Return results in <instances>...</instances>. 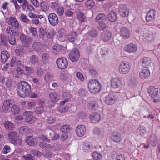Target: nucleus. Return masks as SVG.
I'll list each match as a JSON object with an SVG mask.
<instances>
[{"label":"nucleus","mask_w":160,"mask_h":160,"mask_svg":"<svg viewBox=\"0 0 160 160\" xmlns=\"http://www.w3.org/2000/svg\"><path fill=\"white\" fill-rule=\"evenodd\" d=\"M143 32L141 33V36L143 39H146L149 41H151L155 38V34L148 30L144 29Z\"/></svg>","instance_id":"6"},{"label":"nucleus","mask_w":160,"mask_h":160,"mask_svg":"<svg viewBox=\"0 0 160 160\" xmlns=\"http://www.w3.org/2000/svg\"><path fill=\"white\" fill-rule=\"evenodd\" d=\"M55 34V31L53 29H51L47 33L48 38H53Z\"/></svg>","instance_id":"61"},{"label":"nucleus","mask_w":160,"mask_h":160,"mask_svg":"<svg viewBox=\"0 0 160 160\" xmlns=\"http://www.w3.org/2000/svg\"><path fill=\"white\" fill-rule=\"evenodd\" d=\"M60 95L59 93L53 92L49 95V97L52 101L53 102L58 101L59 99Z\"/></svg>","instance_id":"26"},{"label":"nucleus","mask_w":160,"mask_h":160,"mask_svg":"<svg viewBox=\"0 0 160 160\" xmlns=\"http://www.w3.org/2000/svg\"><path fill=\"white\" fill-rule=\"evenodd\" d=\"M18 68V75H19V78H22L23 75H25L24 71L20 67Z\"/></svg>","instance_id":"62"},{"label":"nucleus","mask_w":160,"mask_h":160,"mask_svg":"<svg viewBox=\"0 0 160 160\" xmlns=\"http://www.w3.org/2000/svg\"><path fill=\"white\" fill-rule=\"evenodd\" d=\"M60 130L63 132L68 133L69 132L70 128L69 125H64L61 127Z\"/></svg>","instance_id":"49"},{"label":"nucleus","mask_w":160,"mask_h":160,"mask_svg":"<svg viewBox=\"0 0 160 160\" xmlns=\"http://www.w3.org/2000/svg\"><path fill=\"white\" fill-rule=\"evenodd\" d=\"M44 80L46 82L50 83L53 80L52 74L50 72L47 73L44 76Z\"/></svg>","instance_id":"39"},{"label":"nucleus","mask_w":160,"mask_h":160,"mask_svg":"<svg viewBox=\"0 0 160 160\" xmlns=\"http://www.w3.org/2000/svg\"><path fill=\"white\" fill-rule=\"evenodd\" d=\"M22 158L25 160H34V157L30 154H26L23 155Z\"/></svg>","instance_id":"59"},{"label":"nucleus","mask_w":160,"mask_h":160,"mask_svg":"<svg viewBox=\"0 0 160 160\" xmlns=\"http://www.w3.org/2000/svg\"><path fill=\"white\" fill-rule=\"evenodd\" d=\"M6 32L8 37L11 36H15L17 32V30L12 27H8L6 29Z\"/></svg>","instance_id":"27"},{"label":"nucleus","mask_w":160,"mask_h":160,"mask_svg":"<svg viewBox=\"0 0 160 160\" xmlns=\"http://www.w3.org/2000/svg\"><path fill=\"white\" fill-rule=\"evenodd\" d=\"M86 6L88 8H93L95 5V2L92 0H88L85 2Z\"/></svg>","instance_id":"50"},{"label":"nucleus","mask_w":160,"mask_h":160,"mask_svg":"<svg viewBox=\"0 0 160 160\" xmlns=\"http://www.w3.org/2000/svg\"><path fill=\"white\" fill-rule=\"evenodd\" d=\"M87 91L83 89H80L79 90L78 93L79 95L81 97H84L86 95Z\"/></svg>","instance_id":"64"},{"label":"nucleus","mask_w":160,"mask_h":160,"mask_svg":"<svg viewBox=\"0 0 160 160\" xmlns=\"http://www.w3.org/2000/svg\"><path fill=\"white\" fill-rule=\"evenodd\" d=\"M48 20L50 24L52 26H56L58 23V19L57 15L54 13H51L48 17Z\"/></svg>","instance_id":"10"},{"label":"nucleus","mask_w":160,"mask_h":160,"mask_svg":"<svg viewBox=\"0 0 160 160\" xmlns=\"http://www.w3.org/2000/svg\"><path fill=\"white\" fill-rule=\"evenodd\" d=\"M121 35L124 38L128 39L130 36V31L129 29L126 27H123L120 30Z\"/></svg>","instance_id":"21"},{"label":"nucleus","mask_w":160,"mask_h":160,"mask_svg":"<svg viewBox=\"0 0 160 160\" xmlns=\"http://www.w3.org/2000/svg\"><path fill=\"white\" fill-rule=\"evenodd\" d=\"M12 101L9 100H6L3 103V104L2 107L3 110L7 111L9 110L11 106L12 105Z\"/></svg>","instance_id":"32"},{"label":"nucleus","mask_w":160,"mask_h":160,"mask_svg":"<svg viewBox=\"0 0 160 160\" xmlns=\"http://www.w3.org/2000/svg\"><path fill=\"white\" fill-rule=\"evenodd\" d=\"M42 61L45 63L48 62L49 60V55L47 53H42Z\"/></svg>","instance_id":"51"},{"label":"nucleus","mask_w":160,"mask_h":160,"mask_svg":"<svg viewBox=\"0 0 160 160\" xmlns=\"http://www.w3.org/2000/svg\"><path fill=\"white\" fill-rule=\"evenodd\" d=\"M150 143L153 146L156 145L157 142V136L155 135H152L150 138Z\"/></svg>","instance_id":"46"},{"label":"nucleus","mask_w":160,"mask_h":160,"mask_svg":"<svg viewBox=\"0 0 160 160\" xmlns=\"http://www.w3.org/2000/svg\"><path fill=\"white\" fill-rule=\"evenodd\" d=\"M1 57L2 62H6L9 57L8 52L6 51H3L1 52Z\"/></svg>","instance_id":"42"},{"label":"nucleus","mask_w":160,"mask_h":160,"mask_svg":"<svg viewBox=\"0 0 160 160\" xmlns=\"http://www.w3.org/2000/svg\"><path fill=\"white\" fill-rule=\"evenodd\" d=\"M23 115L26 117V120L28 123L32 124L34 123L36 118L33 116V112L31 111H25L23 112Z\"/></svg>","instance_id":"8"},{"label":"nucleus","mask_w":160,"mask_h":160,"mask_svg":"<svg viewBox=\"0 0 160 160\" xmlns=\"http://www.w3.org/2000/svg\"><path fill=\"white\" fill-rule=\"evenodd\" d=\"M8 38L2 39V41L4 43L6 42L7 41H8L10 44L11 45H13L15 44L16 40L14 38V36H11V37H8Z\"/></svg>","instance_id":"38"},{"label":"nucleus","mask_w":160,"mask_h":160,"mask_svg":"<svg viewBox=\"0 0 160 160\" xmlns=\"http://www.w3.org/2000/svg\"><path fill=\"white\" fill-rule=\"evenodd\" d=\"M12 106L11 107V111L14 114L18 113L20 111L19 107L15 104H12Z\"/></svg>","instance_id":"48"},{"label":"nucleus","mask_w":160,"mask_h":160,"mask_svg":"<svg viewBox=\"0 0 160 160\" xmlns=\"http://www.w3.org/2000/svg\"><path fill=\"white\" fill-rule=\"evenodd\" d=\"M156 14V11L155 9H151L150 10L146 17V21L150 22L153 21L155 19Z\"/></svg>","instance_id":"16"},{"label":"nucleus","mask_w":160,"mask_h":160,"mask_svg":"<svg viewBox=\"0 0 160 160\" xmlns=\"http://www.w3.org/2000/svg\"><path fill=\"white\" fill-rule=\"evenodd\" d=\"M87 106L88 109L91 110H97L99 107L98 104L96 102L93 101L89 102Z\"/></svg>","instance_id":"28"},{"label":"nucleus","mask_w":160,"mask_h":160,"mask_svg":"<svg viewBox=\"0 0 160 160\" xmlns=\"http://www.w3.org/2000/svg\"><path fill=\"white\" fill-rule=\"evenodd\" d=\"M137 83V79L135 77H132L129 81V85L132 86L133 87Z\"/></svg>","instance_id":"58"},{"label":"nucleus","mask_w":160,"mask_h":160,"mask_svg":"<svg viewBox=\"0 0 160 160\" xmlns=\"http://www.w3.org/2000/svg\"><path fill=\"white\" fill-rule=\"evenodd\" d=\"M79 51L76 48H73L69 53V57L71 60L73 62L77 61L79 58Z\"/></svg>","instance_id":"9"},{"label":"nucleus","mask_w":160,"mask_h":160,"mask_svg":"<svg viewBox=\"0 0 160 160\" xmlns=\"http://www.w3.org/2000/svg\"><path fill=\"white\" fill-rule=\"evenodd\" d=\"M8 19V23L9 24L14 26L17 28H19V23L16 18L10 17Z\"/></svg>","instance_id":"29"},{"label":"nucleus","mask_w":160,"mask_h":160,"mask_svg":"<svg viewBox=\"0 0 160 160\" xmlns=\"http://www.w3.org/2000/svg\"><path fill=\"white\" fill-rule=\"evenodd\" d=\"M100 82L95 79H90L88 84V88L91 93L96 94L100 91Z\"/></svg>","instance_id":"2"},{"label":"nucleus","mask_w":160,"mask_h":160,"mask_svg":"<svg viewBox=\"0 0 160 160\" xmlns=\"http://www.w3.org/2000/svg\"><path fill=\"white\" fill-rule=\"evenodd\" d=\"M30 61L33 64H35L39 62V58L35 55H32L30 57Z\"/></svg>","instance_id":"47"},{"label":"nucleus","mask_w":160,"mask_h":160,"mask_svg":"<svg viewBox=\"0 0 160 160\" xmlns=\"http://www.w3.org/2000/svg\"><path fill=\"white\" fill-rule=\"evenodd\" d=\"M23 50V48L22 47H21L15 50V52L17 55L20 56V57H22L24 54Z\"/></svg>","instance_id":"53"},{"label":"nucleus","mask_w":160,"mask_h":160,"mask_svg":"<svg viewBox=\"0 0 160 160\" xmlns=\"http://www.w3.org/2000/svg\"><path fill=\"white\" fill-rule=\"evenodd\" d=\"M31 89V86L28 82L22 81L18 84L17 93L20 97H25L28 95Z\"/></svg>","instance_id":"1"},{"label":"nucleus","mask_w":160,"mask_h":160,"mask_svg":"<svg viewBox=\"0 0 160 160\" xmlns=\"http://www.w3.org/2000/svg\"><path fill=\"white\" fill-rule=\"evenodd\" d=\"M3 124L5 128L7 130H12L14 128L13 123L10 122L8 121H5Z\"/></svg>","instance_id":"44"},{"label":"nucleus","mask_w":160,"mask_h":160,"mask_svg":"<svg viewBox=\"0 0 160 160\" xmlns=\"http://www.w3.org/2000/svg\"><path fill=\"white\" fill-rule=\"evenodd\" d=\"M137 50V46L134 44L131 43L125 46L124 50L126 52L130 53L135 52Z\"/></svg>","instance_id":"17"},{"label":"nucleus","mask_w":160,"mask_h":160,"mask_svg":"<svg viewBox=\"0 0 160 160\" xmlns=\"http://www.w3.org/2000/svg\"><path fill=\"white\" fill-rule=\"evenodd\" d=\"M130 68L131 65L130 63L128 62H123L120 64L118 69L121 73L126 74L129 72Z\"/></svg>","instance_id":"5"},{"label":"nucleus","mask_w":160,"mask_h":160,"mask_svg":"<svg viewBox=\"0 0 160 160\" xmlns=\"http://www.w3.org/2000/svg\"><path fill=\"white\" fill-rule=\"evenodd\" d=\"M98 33L97 31L94 29H93L88 32V33L86 34L85 36L86 37L89 36L88 37V39L91 37L94 38L98 35Z\"/></svg>","instance_id":"41"},{"label":"nucleus","mask_w":160,"mask_h":160,"mask_svg":"<svg viewBox=\"0 0 160 160\" xmlns=\"http://www.w3.org/2000/svg\"><path fill=\"white\" fill-rule=\"evenodd\" d=\"M82 148L85 152H89L93 150V146L91 143L88 142H85L84 143Z\"/></svg>","instance_id":"19"},{"label":"nucleus","mask_w":160,"mask_h":160,"mask_svg":"<svg viewBox=\"0 0 160 160\" xmlns=\"http://www.w3.org/2000/svg\"><path fill=\"white\" fill-rule=\"evenodd\" d=\"M20 39L26 47H28L29 44L32 41V38L31 37L25 36L24 34H22L20 35Z\"/></svg>","instance_id":"14"},{"label":"nucleus","mask_w":160,"mask_h":160,"mask_svg":"<svg viewBox=\"0 0 160 160\" xmlns=\"http://www.w3.org/2000/svg\"><path fill=\"white\" fill-rule=\"evenodd\" d=\"M38 32L39 36L41 38L44 40L47 39V33L43 28H39Z\"/></svg>","instance_id":"35"},{"label":"nucleus","mask_w":160,"mask_h":160,"mask_svg":"<svg viewBox=\"0 0 160 160\" xmlns=\"http://www.w3.org/2000/svg\"><path fill=\"white\" fill-rule=\"evenodd\" d=\"M108 18L110 22H115L117 18L115 12L113 11H111L108 15Z\"/></svg>","instance_id":"40"},{"label":"nucleus","mask_w":160,"mask_h":160,"mask_svg":"<svg viewBox=\"0 0 160 160\" xmlns=\"http://www.w3.org/2000/svg\"><path fill=\"white\" fill-rule=\"evenodd\" d=\"M60 6L58 2H53L51 3V8L53 10L56 11Z\"/></svg>","instance_id":"54"},{"label":"nucleus","mask_w":160,"mask_h":160,"mask_svg":"<svg viewBox=\"0 0 160 160\" xmlns=\"http://www.w3.org/2000/svg\"><path fill=\"white\" fill-rule=\"evenodd\" d=\"M121 85V82L118 78H114L111 80V87L114 88H118Z\"/></svg>","instance_id":"20"},{"label":"nucleus","mask_w":160,"mask_h":160,"mask_svg":"<svg viewBox=\"0 0 160 160\" xmlns=\"http://www.w3.org/2000/svg\"><path fill=\"white\" fill-rule=\"evenodd\" d=\"M68 38L69 41L73 42L77 39V34L75 32H72L68 35Z\"/></svg>","instance_id":"43"},{"label":"nucleus","mask_w":160,"mask_h":160,"mask_svg":"<svg viewBox=\"0 0 160 160\" xmlns=\"http://www.w3.org/2000/svg\"><path fill=\"white\" fill-rule=\"evenodd\" d=\"M40 8L43 12L46 13L49 10V6L46 2L43 1L40 4Z\"/></svg>","instance_id":"36"},{"label":"nucleus","mask_w":160,"mask_h":160,"mask_svg":"<svg viewBox=\"0 0 160 160\" xmlns=\"http://www.w3.org/2000/svg\"><path fill=\"white\" fill-rule=\"evenodd\" d=\"M10 151V147L7 145H5L4 146V148L2 150V152L5 154H7Z\"/></svg>","instance_id":"56"},{"label":"nucleus","mask_w":160,"mask_h":160,"mask_svg":"<svg viewBox=\"0 0 160 160\" xmlns=\"http://www.w3.org/2000/svg\"><path fill=\"white\" fill-rule=\"evenodd\" d=\"M18 134L16 132H12L9 133L8 135V137L9 139L11 141L12 143L14 144H16L18 141H19Z\"/></svg>","instance_id":"15"},{"label":"nucleus","mask_w":160,"mask_h":160,"mask_svg":"<svg viewBox=\"0 0 160 160\" xmlns=\"http://www.w3.org/2000/svg\"><path fill=\"white\" fill-rule=\"evenodd\" d=\"M86 128L83 125L77 126L75 130L76 134L79 137H82L84 136L86 133Z\"/></svg>","instance_id":"13"},{"label":"nucleus","mask_w":160,"mask_h":160,"mask_svg":"<svg viewBox=\"0 0 160 160\" xmlns=\"http://www.w3.org/2000/svg\"><path fill=\"white\" fill-rule=\"evenodd\" d=\"M62 96L64 99L66 100V101H68L71 97V96L69 93L67 92H63Z\"/></svg>","instance_id":"60"},{"label":"nucleus","mask_w":160,"mask_h":160,"mask_svg":"<svg viewBox=\"0 0 160 160\" xmlns=\"http://www.w3.org/2000/svg\"><path fill=\"white\" fill-rule=\"evenodd\" d=\"M108 20L107 17L106 15L103 13H101V28L105 29L108 28L107 26Z\"/></svg>","instance_id":"18"},{"label":"nucleus","mask_w":160,"mask_h":160,"mask_svg":"<svg viewBox=\"0 0 160 160\" xmlns=\"http://www.w3.org/2000/svg\"><path fill=\"white\" fill-rule=\"evenodd\" d=\"M76 18L80 22H84L85 20V16L81 12H78L76 16Z\"/></svg>","instance_id":"52"},{"label":"nucleus","mask_w":160,"mask_h":160,"mask_svg":"<svg viewBox=\"0 0 160 160\" xmlns=\"http://www.w3.org/2000/svg\"><path fill=\"white\" fill-rule=\"evenodd\" d=\"M46 107L43 101H40L39 103V106L36 110L37 114H40L42 113L46 109Z\"/></svg>","instance_id":"25"},{"label":"nucleus","mask_w":160,"mask_h":160,"mask_svg":"<svg viewBox=\"0 0 160 160\" xmlns=\"http://www.w3.org/2000/svg\"><path fill=\"white\" fill-rule=\"evenodd\" d=\"M76 75L77 77L82 82H83L84 80V78L83 74L79 72H76Z\"/></svg>","instance_id":"63"},{"label":"nucleus","mask_w":160,"mask_h":160,"mask_svg":"<svg viewBox=\"0 0 160 160\" xmlns=\"http://www.w3.org/2000/svg\"><path fill=\"white\" fill-rule=\"evenodd\" d=\"M150 72L148 68H144L142 69V71L140 72V77L143 79L146 78L150 75Z\"/></svg>","instance_id":"23"},{"label":"nucleus","mask_w":160,"mask_h":160,"mask_svg":"<svg viewBox=\"0 0 160 160\" xmlns=\"http://www.w3.org/2000/svg\"><path fill=\"white\" fill-rule=\"evenodd\" d=\"M29 128L26 126H23L19 129V132L22 134H26L29 132Z\"/></svg>","instance_id":"45"},{"label":"nucleus","mask_w":160,"mask_h":160,"mask_svg":"<svg viewBox=\"0 0 160 160\" xmlns=\"http://www.w3.org/2000/svg\"><path fill=\"white\" fill-rule=\"evenodd\" d=\"M140 62L142 63V65L144 68H148L151 62L150 58L146 57L142 58Z\"/></svg>","instance_id":"22"},{"label":"nucleus","mask_w":160,"mask_h":160,"mask_svg":"<svg viewBox=\"0 0 160 160\" xmlns=\"http://www.w3.org/2000/svg\"><path fill=\"white\" fill-rule=\"evenodd\" d=\"M37 139L35 137L31 136L27 138V143L30 146H32L38 143Z\"/></svg>","instance_id":"30"},{"label":"nucleus","mask_w":160,"mask_h":160,"mask_svg":"<svg viewBox=\"0 0 160 160\" xmlns=\"http://www.w3.org/2000/svg\"><path fill=\"white\" fill-rule=\"evenodd\" d=\"M62 47L59 45H54L52 48V52L54 55L58 54L61 52Z\"/></svg>","instance_id":"24"},{"label":"nucleus","mask_w":160,"mask_h":160,"mask_svg":"<svg viewBox=\"0 0 160 160\" xmlns=\"http://www.w3.org/2000/svg\"><path fill=\"white\" fill-rule=\"evenodd\" d=\"M147 91L152 98L156 97L154 99V101L155 102H158L160 101V93L158 94L157 88L151 86L148 88Z\"/></svg>","instance_id":"4"},{"label":"nucleus","mask_w":160,"mask_h":160,"mask_svg":"<svg viewBox=\"0 0 160 160\" xmlns=\"http://www.w3.org/2000/svg\"><path fill=\"white\" fill-rule=\"evenodd\" d=\"M107 28L101 29L102 32H101L102 38V40L104 42H107L110 40L112 36L111 32L107 29Z\"/></svg>","instance_id":"12"},{"label":"nucleus","mask_w":160,"mask_h":160,"mask_svg":"<svg viewBox=\"0 0 160 160\" xmlns=\"http://www.w3.org/2000/svg\"><path fill=\"white\" fill-rule=\"evenodd\" d=\"M102 96L105 102L108 105L114 104L117 100L116 96L113 93H103Z\"/></svg>","instance_id":"3"},{"label":"nucleus","mask_w":160,"mask_h":160,"mask_svg":"<svg viewBox=\"0 0 160 160\" xmlns=\"http://www.w3.org/2000/svg\"><path fill=\"white\" fill-rule=\"evenodd\" d=\"M111 137L112 140L115 142H118L121 140L120 134L117 132H112Z\"/></svg>","instance_id":"33"},{"label":"nucleus","mask_w":160,"mask_h":160,"mask_svg":"<svg viewBox=\"0 0 160 160\" xmlns=\"http://www.w3.org/2000/svg\"><path fill=\"white\" fill-rule=\"evenodd\" d=\"M58 35L59 39L64 40L66 37V32L63 28H60L58 30Z\"/></svg>","instance_id":"34"},{"label":"nucleus","mask_w":160,"mask_h":160,"mask_svg":"<svg viewBox=\"0 0 160 160\" xmlns=\"http://www.w3.org/2000/svg\"><path fill=\"white\" fill-rule=\"evenodd\" d=\"M119 12L121 16L126 17L128 15L129 9L126 5L122 4L120 5Z\"/></svg>","instance_id":"11"},{"label":"nucleus","mask_w":160,"mask_h":160,"mask_svg":"<svg viewBox=\"0 0 160 160\" xmlns=\"http://www.w3.org/2000/svg\"><path fill=\"white\" fill-rule=\"evenodd\" d=\"M32 48L37 52H40L42 48V44L38 42H35L32 45Z\"/></svg>","instance_id":"37"},{"label":"nucleus","mask_w":160,"mask_h":160,"mask_svg":"<svg viewBox=\"0 0 160 160\" xmlns=\"http://www.w3.org/2000/svg\"><path fill=\"white\" fill-rule=\"evenodd\" d=\"M89 118L92 122L97 123L99 122L100 119V115L97 113H93L89 115Z\"/></svg>","instance_id":"31"},{"label":"nucleus","mask_w":160,"mask_h":160,"mask_svg":"<svg viewBox=\"0 0 160 160\" xmlns=\"http://www.w3.org/2000/svg\"><path fill=\"white\" fill-rule=\"evenodd\" d=\"M29 30L30 32L32 33L33 36L35 37H36L38 36L36 28L31 27L29 28Z\"/></svg>","instance_id":"57"},{"label":"nucleus","mask_w":160,"mask_h":160,"mask_svg":"<svg viewBox=\"0 0 160 160\" xmlns=\"http://www.w3.org/2000/svg\"><path fill=\"white\" fill-rule=\"evenodd\" d=\"M57 14L60 16H62L63 15L64 12V8L60 6L59 8L56 10Z\"/></svg>","instance_id":"55"},{"label":"nucleus","mask_w":160,"mask_h":160,"mask_svg":"<svg viewBox=\"0 0 160 160\" xmlns=\"http://www.w3.org/2000/svg\"><path fill=\"white\" fill-rule=\"evenodd\" d=\"M58 67L60 69H64L68 66V62L67 60L64 58H60L56 61Z\"/></svg>","instance_id":"7"}]
</instances>
